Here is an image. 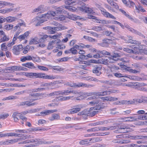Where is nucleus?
Segmentation results:
<instances>
[{
  "instance_id": "obj_1",
  "label": "nucleus",
  "mask_w": 147,
  "mask_h": 147,
  "mask_svg": "<svg viewBox=\"0 0 147 147\" xmlns=\"http://www.w3.org/2000/svg\"><path fill=\"white\" fill-rule=\"evenodd\" d=\"M89 104L94 106L90 108L88 113V115L91 117L94 116L98 112L93 110H100L107 106L106 102H90Z\"/></svg>"
},
{
  "instance_id": "obj_2",
  "label": "nucleus",
  "mask_w": 147,
  "mask_h": 147,
  "mask_svg": "<svg viewBox=\"0 0 147 147\" xmlns=\"http://www.w3.org/2000/svg\"><path fill=\"white\" fill-rule=\"evenodd\" d=\"M26 76L30 78H41L45 79L52 80L56 78L55 76L52 75H48L44 73H30L27 74Z\"/></svg>"
},
{
  "instance_id": "obj_3",
  "label": "nucleus",
  "mask_w": 147,
  "mask_h": 147,
  "mask_svg": "<svg viewBox=\"0 0 147 147\" xmlns=\"http://www.w3.org/2000/svg\"><path fill=\"white\" fill-rule=\"evenodd\" d=\"M117 91L115 90H108L98 92H94L88 93H87L86 94H84V95L85 96H90L93 95H94L93 96H104L107 95L108 94H110V93H115Z\"/></svg>"
},
{
  "instance_id": "obj_4",
  "label": "nucleus",
  "mask_w": 147,
  "mask_h": 147,
  "mask_svg": "<svg viewBox=\"0 0 147 147\" xmlns=\"http://www.w3.org/2000/svg\"><path fill=\"white\" fill-rule=\"evenodd\" d=\"M66 85L70 86L71 87H83L87 88H91L94 86V85L93 84H86L82 83H79L78 84L76 83L70 84L69 83H67L66 84Z\"/></svg>"
},
{
  "instance_id": "obj_5",
  "label": "nucleus",
  "mask_w": 147,
  "mask_h": 147,
  "mask_svg": "<svg viewBox=\"0 0 147 147\" xmlns=\"http://www.w3.org/2000/svg\"><path fill=\"white\" fill-rule=\"evenodd\" d=\"M115 128L114 129H117L118 131H119V132L121 133H124L129 132L127 129L129 128L127 127L125 125H119L116 126H113Z\"/></svg>"
},
{
  "instance_id": "obj_6",
  "label": "nucleus",
  "mask_w": 147,
  "mask_h": 147,
  "mask_svg": "<svg viewBox=\"0 0 147 147\" xmlns=\"http://www.w3.org/2000/svg\"><path fill=\"white\" fill-rule=\"evenodd\" d=\"M98 7L99 9L101 11L102 13L105 17L107 18H109L113 19H115L116 18L113 16L111 14L107 12L106 10L103 8L101 7L100 5H98Z\"/></svg>"
},
{
  "instance_id": "obj_7",
  "label": "nucleus",
  "mask_w": 147,
  "mask_h": 147,
  "mask_svg": "<svg viewBox=\"0 0 147 147\" xmlns=\"http://www.w3.org/2000/svg\"><path fill=\"white\" fill-rule=\"evenodd\" d=\"M102 69L101 65H97L95 66L92 70V72L97 76H99L101 74Z\"/></svg>"
},
{
  "instance_id": "obj_8",
  "label": "nucleus",
  "mask_w": 147,
  "mask_h": 147,
  "mask_svg": "<svg viewBox=\"0 0 147 147\" xmlns=\"http://www.w3.org/2000/svg\"><path fill=\"white\" fill-rule=\"evenodd\" d=\"M125 27L128 29L131 32L139 35L140 37L142 38H145V36L141 33L136 30L132 28L128 25H126L125 26Z\"/></svg>"
},
{
  "instance_id": "obj_9",
  "label": "nucleus",
  "mask_w": 147,
  "mask_h": 147,
  "mask_svg": "<svg viewBox=\"0 0 147 147\" xmlns=\"http://www.w3.org/2000/svg\"><path fill=\"white\" fill-rule=\"evenodd\" d=\"M23 50V46L22 45L14 46L13 49V53L16 55H18L20 54V51Z\"/></svg>"
},
{
  "instance_id": "obj_10",
  "label": "nucleus",
  "mask_w": 147,
  "mask_h": 147,
  "mask_svg": "<svg viewBox=\"0 0 147 147\" xmlns=\"http://www.w3.org/2000/svg\"><path fill=\"white\" fill-rule=\"evenodd\" d=\"M59 94L62 95H68L71 93H73L74 94L78 93L77 91L74 90H64L59 91Z\"/></svg>"
},
{
  "instance_id": "obj_11",
  "label": "nucleus",
  "mask_w": 147,
  "mask_h": 147,
  "mask_svg": "<svg viewBox=\"0 0 147 147\" xmlns=\"http://www.w3.org/2000/svg\"><path fill=\"white\" fill-rule=\"evenodd\" d=\"M41 95V94L39 93H33L29 95L28 97V100H34L38 99V97L37 96H39Z\"/></svg>"
},
{
  "instance_id": "obj_12",
  "label": "nucleus",
  "mask_w": 147,
  "mask_h": 147,
  "mask_svg": "<svg viewBox=\"0 0 147 147\" xmlns=\"http://www.w3.org/2000/svg\"><path fill=\"white\" fill-rule=\"evenodd\" d=\"M137 45L136 46L134 47V53H138L139 52H144L145 50H142V45Z\"/></svg>"
},
{
  "instance_id": "obj_13",
  "label": "nucleus",
  "mask_w": 147,
  "mask_h": 147,
  "mask_svg": "<svg viewBox=\"0 0 147 147\" xmlns=\"http://www.w3.org/2000/svg\"><path fill=\"white\" fill-rule=\"evenodd\" d=\"M33 102H22L21 104L18 105L19 106L26 105L27 107H31L36 105L37 103L36 102L32 103Z\"/></svg>"
},
{
  "instance_id": "obj_14",
  "label": "nucleus",
  "mask_w": 147,
  "mask_h": 147,
  "mask_svg": "<svg viewBox=\"0 0 147 147\" xmlns=\"http://www.w3.org/2000/svg\"><path fill=\"white\" fill-rule=\"evenodd\" d=\"M42 18H45L46 17H48L50 16H51L53 17L57 16L55 11H50L48 12L47 13L42 14Z\"/></svg>"
},
{
  "instance_id": "obj_15",
  "label": "nucleus",
  "mask_w": 147,
  "mask_h": 147,
  "mask_svg": "<svg viewBox=\"0 0 147 147\" xmlns=\"http://www.w3.org/2000/svg\"><path fill=\"white\" fill-rule=\"evenodd\" d=\"M20 113L18 111L14 112L13 113L12 117L13 118L14 121L15 122H18L19 121L18 117L20 118V116H21V115H20Z\"/></svg>"
},
{
  "instance_id": "obj_16",
  "label": "nucleus",
  "mask_w": 147,
  "mask_h": 147,
  "mask_svg": "<svg viewBox=\"0 0 147 147\" xmlns=\"http://www.w3.org/2000/svg\"><path fill=\"white\" fill-rule=\"evenodd\" d=\"M19 141V139L18 138L14 139L9 140L5 141V145H9L13 144Z\"/></svg>"
},
{
  "instance_id": "obj_17",
  "label": "nucleus",
  "mask_w": 147,
  "mask_h": 147,
  "mask_svg": "<svg viewBox=\"0 0 147 147\" xmlns=\"http://www.w3.org/2000/svg\"><path fill=\"white\" fill-rule=\"evenodd\" d=\"M119 10L126 17H127L131 21H134V22H136V19H134L131 16H130L127 13L124 11L122 9H120Z\"/></svg>"
},
{
  "instance_id": "obj_18",
  "label": "nucleus",
  "mask_w": 147,
  "mask_h": 147,
  "mask_svg": "<svg viewBox=\"0 0 147 147\" xmlns=\"http://www.w3.org/2000/svg\"><path fill=\"white\" fill-rule=\"evenodd\" d=\"M124 104H134L135 102H115L113 103V105H123Z\"/></svg>"
},
{
  "instance_id": "obj_19",
  "label": "nucleus",
  "mask_w": 147,
  "mask_h": 147,
  "mask_svg": "<svg viewBox=\"0 0 147 147\" xmlns=\"http://www.w3.org/2000/svg\"><path fill=\"white\" fill-rule=\"evenodd\" d=\"M99 98L103 100H106L107 101H114L117 100V98H115L110 97H99Z\"/></svg>"
},
{
  "instance_id": "obj_20",
  "label": "nucleus",
  "mask_w": 147,
  "mask_h": 147,
  "mask_svg": "<svg viewBox=\"0 0 147 147\" xmlns=\"http://www.w3.org/2000/svg\"><path fill=\"white\" fill-rule=\"evenodd\" d=\"M57 110H48L47 111H45L44 112H41L40 113V115H48L51 113H52L54 112L57 111Z\"/></svg>"
},
{
  "instance_id": "obj_21",
  "label": "nucleus",
  "mask_w": 147,
  "mask_h": 147,
  "mask_svg": "<svg viewBox=\"0 0 147 147\" xmlns=\"http://www.w3.org/2000/svg\"><path fill=\"white\" fill-rule=\"evenodd\" d=\"M55 10L57 16L61 13H65V12L64 9L60 7L56 8Z\"/></svg>"
},
{
  "instance_id": "obj_22",
  "label": "nucleus",
  "mask_w": 147,
  "mask_h": 147,
  "mask_svg": "<svg viewBox=\"0 0 147 147\" xmlns=\"http://www.w3.org/2000/svg\"><path fill=\"white\" fill-rule=\"evenodd\" d=\"M40 11V13H42L44 11V6L41 5L39 6L37 8L34 9L33 11V12Z\"/></svg>"
},
{
  "instance_id": "obj_23",
  "label": "nucleus",
  "mask_w": 147,
  "mask_h": 147,
  "mask_svg": "<svg viewBox=\"0 0 147 147\" xmlns=\"http://www.w3.org/2000/svg\"><path fill=\"white\" fill-rule=\"evenodd\" d=\"M73 96H60L57 97L56 98V100H68L69 99L72 97Z\"/></svg>"
},
{
  "instance_id": "obj_24",
  "label": "nucleus",
  "mask_w": 147,
  "mask_h": 147,
  "mask_svg": "<svg viewBox=\"0 0 147 147\" xmlns=\"http://www.w3.org/2000/svg\"><path fill=\"white\" fill-rule=\"evenodd\" d=\"M22 65L30 68H35L34 64L31 62H28L26 63L23 64H22Z\"/></svg>"
},
{
  "instance_id": "obj_25",
  "label": "nucleus",
  "mask_w": 147,
  "mask_h": 147,
  "mask_svg": "<svg viewBox=\"0 0 147 147\" xmlns=\"http://www.w3.org/2000/svg\"><path fill=\"white\" fill-rule=\"evenodd\" d=\"M40 42L39 40L36 37H35L31 39L29 42V44L32 45V44H36Z\"/></svg>"
},
{
  "instance_id": "obj_26",
  "label": "nucleus",
  "mask_w": 147,
  "mask_h": 147,
  "mask_svg": "<svg viewBox=\"0 0 147 147\" xmlns=\"http://www.w3.org/2000/svg\"><path fill=\"white\" fill-rule=\"evenodd\" d=\"M80 110V108H79L73 109H72L69 110L68 111V113L69 114H71L77 113Z\"/></svg>"
},
{
  "instance_id": "obj_27",
  "label": "nucleus",
  "mask_w": 147,
  "mask_h": 147,
  "mask_svg": "<svg viewBox=\"0 0 147 147\" xmlns=\"http://www.w3.org/2000/svg\"><path fill=\"white\" fill-rule=\"evenodd\" d=\"M53 29L54 30L59 31L64 30L65 29V27L63 26L62 25L59 26H56V27H52Z\"/></svg>"
},
{
  "instance_id": "obj_28",
  "label": "nucleus",
  "mask_w": 147,
  "mask_h": 147,
  "mask_svg": "<svg viewBox=\"0 0 147 147\" xmlns=\"http://www.w3.org/2000/svg\"><path fill=\"white\" fill-rule=\"evenodd\" d=\"M23 136H24L22 138H20L18 139H19V141H21L22 140H24L27 139L31 138H33L34 137H31L30 135H22Z\"/></svg>"
},
{
  "instance_id": "obj_29",
  "label": "nucleus",
  "mask_w": 147,
  "mask_h": 147,
  "mask_svg": "<svg viewBox=\"0 0 147 147\" xmlns=\"http://www.w3.org/2000/svg\"><path fill=\"white\" fill-rule=\"evenodd\" d=\"M6 19L7 22H12L17 19L16 18L11 16L7 17Z\"/></svg>"
},
{
  "instance_id": "obj_30",
  "label": "nucleus",
  "mask_w": 147,
  "mask_h": 147,
  "mask_svg": "<svg viewBox=\"0 0 147 147\" xmlns=\"http://www.w3.org/2000/svg\"><path fill=\"white\" fill-rule=\"evenodd\" d=\"M127 42L134 44H136L140 45L141 44L140 42L139 41H137L135 40H132L131 39H128L127 41Z\"/></svg>"
},
{
  "instance_id": "obj_31",
  "label": "nucleus",
  "mask_w": 147,
  "mask_h": 147,
  "mask_svg": "<svg viewBox=\"0 0 147 147\" xmlns=\"http://www.w3.org/2000/svg\"><path fill=\"white\" fill-rule=\"evenodd\" d=\"M60 118L59 116L57 114H54L52 115V117L49 118L51 121H53L55 119H58Z\"/></svg>"
},
{
  "instance_id": "obj_32",
  "label": "nucleus",
  "mask_w": 147,
  "mask_h": 147,
  "mask_svg": "<svg viewBox=\"0 0 147 147\" xmlns=\"http://www.w3.org/2000/svg\"><path fill=\"white\" fill-rule=\"evenodd\" d=\"M39 138L30 139L28 140L29 142L30 143H34L36 144V146L38 145Z\"/></svg>"
},
{
  "instance_id": "obj_33",
  "label": "nucleus",
  "mask_w": 147,
  "mask_h": 147,
  "mask_svg": "<svg viewBox=\"0 0 147 147\" xmlns=\"http://www.w3.org/2000/svg\"><path fill=\"white\" fill-rule=\"evenodd\" d=\"M123 120L125 121H136V119L135 118L133 117H127L125 118Z\"/></svg>"
},
{
  "instance_id": "obj_34",
  "label": "nucleus",
  "mask_w": 147,
  "mask_h": 147,
  "mask_svg": "<svg viewBox=\"0 0 147 147\" xmlns=\"http://www.w3.org/2000/svg\"><path fill=\"white\" fill-rule=\"evenodd\" d=\"M89 143L88 139H85L80 141L79 144L81 145H88Z\"/></svg>"
},
{
  "instance_id": "obj_35",
  "label": "nucleus",
  "mask_w": 147,
  "mask_h": 147,
  "mask_svg": "<svg viewBox=\"0 0 147 147\" xmlns=\"http://www.w3.org/2000/svg\"><path fill=\"white\" fill-rule=\"evenodd\" d=\"M134 101H147V97L145 96H142L141 99L135 98L133 99Z\"/></svg>"
},
{
  "instance_id": "obj_36",
  "label": "nucleus",
  "mask_w": 147,
  "mask_h": 147,
  "mask_svg": "<svg viewBox=\"0 0 147 147\" xmlns=\"http://www.w3.org/2000/svg\"><path fill=\"white\" fill-rule=\"evenodd\" d=\"M65 7L66 9H68L70 11L75 12L76 11L77 9L75 7L71 6H65Z\"/></svg>"
},
{
  "instance_id": "obj_37",
  "label": "nucleus",
  "mask_w": 147,
  "mask_h": 147,
  "mask_svg": "<svg viewBox=\"0 0 147 147\" xmlns=\"http://www.w3.org/2000/svg\"><path fill=\"white\" fill-rule=\"evenodd\" d=\"M17 98L16 96H9L8 97L4 98L2 99L3 100H15Z\"/></svg>"
},
{
  "instance_id": "obj_38",
  "label": "nucleus",
  "mask_w": 147,
  "mask_h": 147,
  "mask_svg": "<svg viewBox=\"0 0 147 147\" xmlns=\"http://www.w3.org/2000/svg\"><path fill=\"white\" fill-rule=\"evenodd\" d=\"M96 31H101L103 30L101 27L99 26H94L91 29Z\"/></svg>"
},
{
  "instance_id": "obj_39",
  "label": "nucleus",
  "mask_w": 147,
  "mask_h": 147,
  "mask_svg": "<svg viewBox=\"0 0 147 147\" xmlns=\"http://www.w3.org/2000/svg\"><path fill=\"white\" fill-rule=\"evenodd\" d=\"M13 27V25L12 24H7L5 25L4 28L6 30H9L11 29Z\"/></svg>"
},
{
  "instance_id": "obj_40",
  "label": "nucleus",
  "mask_w": 147,
  "mask_h": 147,
  "mask_svg": "<svg viewBox=\"0 0 147 147\" xmlns=\"http://www.w3.org/2000/svg\"><path fill=\"white\" fill-rule=\"evenodd\" d=\"M57 94H59V91H55L47 94V96L48 97H51L57 95Z\"/></svg>"
},
{
  "instance_id": "obj_41",
  "label": "nucleus",
  "mask_w": 147,
  "mask_h": 147,
  "mask_svg": "<svg viewBox=\"0 0 147 147\" xmlns=\"http://www.w3.org/2000/svg\"><path fill=\"white\" fill-rule=\"evenodd\" d=\"M38 68L41 70H43L45 71H47L49 70L48 68L43 66L40 65H38L37 66Z\"/></svg>"
},
{
  "instance_id": "obj_42",
  "label": "nucleus",
  "mask_w": 147,
  "mask_h": 147,
  "mask_svg": "<svg viewBox=\"0 0 147 147\" xmlns=\"http://www.w3.org/2000/svg\"><path fill=\"white\" fill-rule=\"evenodd\" d=\"M127 70L129 72L134 74H136L137 73H139L140 72V70H137L135 69L133 70L131 69H127Z\"/></svg>"
},
{
  "instance_id": "obj_43",
  "label": "nucleus",
  "mask_w": 147,
  "mask_h": 147,
  "mask_svg": "<svg viewBox=\"0 0 147 147\" xmlns=\"http://www.w3.org/2000/svg\"><path fill=\"white\" fill-rule=\"evenodd\" d=\"M9 40L8 38H7L5 35H3V37L0 39V42H2L5 41H7Z\"/></svg>"
},
{
  "instance_id": "obj_44",
  "label": "nucleus",
  "mask_w": 147,
  "mask_h": 147,
  "mask_svg": "<svg viewBox=\"0 0 147 147\" xmlns=\"http://www.w3.org/2000/svg\"><path fill=\"white\" fill-rule=\"evenodd\" d=\"M2 50L5 51L7 50V48L6 46V43H3L1 45Z\"/></svg>"
},
{
  "instance_id": "obj_45",
  "label": "nucleus",
  "mask_w": 147,
  "mask_h": 147,
  "mask_svg": "<svg viewBox=\"0 0 147 147\" xmlns=\"http://www.w3.org/2000/svg\"><path fill=\"white\" fill-rule=\"evenodd\" d=\"M89 18L90 19L95 20V22L98 23H100V20L97 19V18L96 17L94 16L93 15H91L89 16Z\"/></svg>"
},
{
  "instance_id": "obj_46",
  "label": "nucleus",
  "mask_w": 147,
  "mask_h": 147,
  "mask_svg": "<svg viewBox=\"0 0 147 147\" xmlns=\"http://www.w3.org/2000/svg\"><path fill=\"white\" fill-rule=\"evenodd\" d=\"M19 34L20 32H16V34L14 35V37L12 40L13 41H15L17 39H18Z\"/></svg>"
},
{
  "instance_id": "obj_47",
  "label": "nucleus",
  "mask_w": 147,
  "mask_h": 147,
  "mask_svg": "<svg viewBox=\"0 0 147 147\" xmlns=\"http://www.w3.org/2000/svg\"><path fill=\"white\" fill-rule=\"evenodd\" d=\"M45 89L44 88H38L37 89H34L32 90V92H40L43 90H45Z\"/></svg>"
},
{
  "instance_id": "obj_48",
  "label": "nucleus",
  "mask_w": 147,
  "mask_h": 147,
  "mask_svg": "<svg viewBox=\"0 0 147 147\" xmlns=\"http://www.w3.org/2000/svg\"><path fill=\"white\" fill-rule=\"evenodd\" d=\"M147 136H134V138L135 139H142L144 138H147Z\"/></svg>"
},
{
  "instance_id": "obj_49",
  "label": "nucleus",
  "mask_w": 147,
  "mask_h": 147,
  "mask_svg": "<svg viewBox=\"0 0 147 147\" xmlns=\"http://www.w3.org/2000/svg\"><path fill=\"white\" fill-rule=\"evenodd\" d=\"M123 50L124 51H126L128 53H131L134 52L133 50L128 48H124Z\"/></svg>"
},
{
  "instance_id": "obj_50",
  "label": "nucleus",
  "mask_w": 147,
  "mask_h": 147,
  "mask_svg": "<svg viewBox=\"0 0 147 147\" xmlns=\"http://www.w3.org/2000/svg\"><path fill=\"white\" fill-rule=\"evenodd\" d=\"M15 132L17 133H20L24 134H26L28 133V131L26 130L23 129H16L15 131Z\"/></svg>"
},
{
  "instance_id": "obj_51",
  "label": "nucleus",
  "mask_w": 147,
  "mask_h": 147,
  "mask_svg": "<svg viewBox=\"0 0 147 147\" xmlns=\"http://www.w3.org/2000/svg\"><path fill=\"white\" fill-rule=\"evenodd\" d=\"M68 18L69 19L74 20H76L77 19V18L76 16L74 14L68 16Z\"/></svg>"
},
{
  "instance_id": "obj_52",
  "label": "nucleus",
  "mask_w": 147,
  "mask_h": 147,
  "mask_svg": "<svg viewBox=\"0 0 147 147\" xmlns=\"http://www.w3.org/2000/svg\"><path fill=\"white\" fill-rule=\"evenodd\" d=\"M69 51L70 53H71L72 54L75 55L77 53V51L76 49H74V48L72 47L70 49Z\"/></svg>"
},
{
  "instance_id": "obj_53",
  "label": "nucleus",
  "mask_w": 147,
  "mask_h": 147,
  "mask_svg": "<svg viewBox=\"0 0 147 147\" xmlns=\"http://www.w3.org/2000/svg\"><path fill=\"white\" fill-rule=\"evenodd\" d=\"M115 128L113 126H109L108 127H104V131H107L108 130H114Z\"/></svg>"
},
{
  "instance_id": "obj_54",
  "label": "nucleus",
  "mask_w": 147,
  "mask_h": 147,
  "mask_svg": "<svg viewBox=\"0 0 147 147\" xmlns=\"http://www.w3.org/2000/svg\"><path fill=\"white\" fill-rule=\"evenodd\" d=\"M3 3L4 7L5 6H12L13 5L12 3L6 1H3Z\"/></svg>"
},
{
  "instance_id": "obj_55",
  "label": "nucleus",
  "mask_w": 147,
  "mask_h": 147,
  "mask_svg": "<svg viewBox=\"0 0 147 147\" xmlns=\"http://www.w3.org/2000/svg\"><path fill=\"white\" fill-rule=\"evenodd\" d=\"M46 140L43 139H40L39 138L38 145L39 144H45Z\"/></svg>"
},
{
  "instance_id": "obj_56",
  "label": "nucleus",
  "mask_w": 147,
  "mask_h": 147,
  "mask_svg": "<svg viewBox=\"0 0 147 147\" xmlns=\"http://www.w3.org/2000/svg\"><path fill=\"white\" fill-rule=\"evenodd\" d=\"M48 37V36L47 35H44L43 37L40 38L39 39V41L40 42H43Z\"/></svg>"
},
{
  "instance_id": "obj_57",
  "label": "nucleus",
  "mask_w": 147,
  "mask_h": 147,
  "mask_svg": "<svg viewBox=\"0 0 147 147\" xmlns=\"http://www.w3.org/2000/svg\"><path fill=\"white\" fill-rule=\"evenodd\" d=\"M74 3V2L72 0H67L65 2V3L68 5H70Z\"/></svg>"
},
{
  "instance_id": "obj_58",
  "label": "nucleus",
  "mask_w": 147,
  "mask_h": 147,
  "mask_svg": "<svg viewBox=\"0 0 147 147\" xmlns=\"http://www.w3.org/2000/svg\"><path fill=\"white\" fill-rule=\"evenodd\" d=\"M85 11L87 13H92L93 12V10L91 9L88 7L86 8L85 9Z\"/></svg>"
},
{
  "instance_id": "obj_59",
  "label": "nucleus",
  "mask_w": 147,
  "mask_h": 147,
  "mask_svg": "<svg viewBox=\"0 0 147 147\" xmlns=\"http://www.w3.org/2000/svg\"><path fill=\"white\" fill-rule=\"evenodd\" d=\"M9 116V115L8 113L5 114L4 115L1 114L0 115V119H4L7 118Z\"/></svg>"
},
{
  "instance_id": "obj_60",
  "label": "nucleus",
  "mask_w": 147,
  "mask_h": 147,
  "mask_svg": "<svg viewBox=\"0 0 147 147\" xmlns=\"http://www.w3.org/2000/svg\"><path fill=\"white\" fill-rule=\"evenodd\" d=\"M28 47H29V46H26L24 49H23V53H24L26 54L28 53L30 49Z\"/></svg>"
},
{
  "instance_id": "obj_61",
  "label": "nucleus",
  "mask_w": 147,
  "mask_h": 147,
  "mask_svg": "<svg viewBox=\"0 0 147 147\" xmlns=\"http://www.w3.org/2000/svg\"><path fill=\"white\" fill-rule=\"evenodd\" d=\"M139 18L141 20H143L145 23L147 24V17L142 16Z\"/></svg>"
},
{
  "instance_id": "obj_62",
  "label": "nucleus",
  "mask_w": 147,
  "mask_h": 147,
  "mask_svg": "<svg viewBox=\"0 0 147 147\" xmlns=\"http://www.w3.org/2000/svg\"><path fill=\"white\" fill-rule=\"evenodd\" d=\"M112 6L114 7V8L116 9H118L119 8V6L117 4L114 2H113L112 3L111 5Z\"/></svg>"
},
{
  "instance_id": "obj_63",
  "label": "nucleus",
  "mask_w": 147,
  "mask_h": 147,
  "mask_svg": "<svg viewBox=\"0 0 147 147\" xmlns=\"http://www.w3.org/2000/svg\"><path fill=\"white\" fill-rule=\"evenodd\" d=\"M45 21V20H38L37 23L35 24V26H40V24L43 23Z\"/></svg>"
},
{
  "instance_id": "obj_64",
  "label": "nucleus",
  "mask_w": 147,
  "mask_h": 147,
  "mask_svg": "<svg viewBox=\"0 0 147 147\" xmlns=\"http://www.w3.org/2000/svg\"><path fill=\"white\" fill-rule=\"evenodd\" d=\"M59 103H56V102H54V103H52L51 104H49L48 105L49 106L51 107H56L58 105Z\"/></svg>"
}]
</instances>
